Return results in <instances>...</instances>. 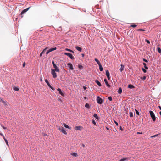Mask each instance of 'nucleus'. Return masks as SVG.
I'll return each mask as SVG.
<instances>
[{
	"label": "nucleus",
	"mask_w": 161,
	"mask_h": 161,
	"mask_svg": "<svg viewBox=\"0 0 161 161\" xmlns=\"http://www.w3.org/2000/svg\"><path fill=\"white\" fill-rule=\"evenodd\" d=\"M149 113H150V116L153 119V121H155L156 120V117L154 113L152 111H149Z\"/></svg>",
	"instance_id": "1"
},
{
	"label": "nucleus",
	"mask_w": 161,
	"mask_h": 161,
	"mask_svg": "<svg viewBox=\"0 0 161 161\" xmlns=\"http://www.w3.org/2000/svg\"><path fill=\"white\" fill-rule=\"evenodd\" d=\"M0 102H2L6 108L8 107L9 104L6 101H4L2 99L0 98Z\"/></svg>",
	"instance_id": "2"
},
{
	"label": "nucleus",
	"mask_w": 161,
	"mask_h": 161,
	"mask_svg": "<svg viewBox=\"0 0 161 161\" xmlns=\"http://www.w3.org/2000/svg\"><path fill=\"white\" fill-rule=\"evenodd\" d=\"M55 71L53 69H51V74L53 75V78H55L57 77V74L55 72Z\"/></svg>",
	"instance_id": "3"
},
{
	"label": "nucleus",
	"mask_w": 161,
	"mask_h": 161,
	"mask_svg": "<svg viewBox=\"0 0 161 161\" xmlns=\"http://www.w3.org/2000/svg\"><path fill=\"white\" fill-rule=\"evenodd\" d=\"M58 129L60 131L62 132L64 134H67V132L62 127H59L58 128Z\"/></svg>",
	"instance_id": "4"
},
{
	"label": "nucleus",
	"mask_w": 161,
	"mask_h": 161,
	"mask_svg": "<svg viewBox=\"0 0 161 161\" xmlns=\"http://www.w3.org/2000/svg\"><path fill=\"white\" fill-rule=\"evenodd\" d=\"M64 54L68 56L71 59H74V57L72 56V54L69 53H65Z\"/></svg>",
	"instance_id": "5"
},
{
	"label": "nucleus",
	"mask_w": 161,
	"mask_h": 161,
	"mask_svg": "<svg viewBox=\"0 0 161 161\" xmlns=\"http://www.w3.org/2000/svg\"><path fill=\"white\" fill-rule=\"evenodd\" d=\"M97 101L98 103L99 104H101L103 102V100L102 98L98 96L97 98Z\"/></svg>",
	"instance_id": "6"
},
{
	"label": "nucleus",
	"mask_w": 161,
	"mask_h": 161,
	"mask_svg": "<svg viewBox=\"0 0 161 161\" xmlns=\"http://www.w3.org/2000/svg\"><path fill=\"white\" fill-rule=\"evenodd\" d=\"M67 65L69 67V70H73L74 69L73 68V65L71 63H68L67 64Z\"/></svg>",
	"instance_id": "7"
},
{
	"label": "nucleus",
	"mask_w": 161,
	"mask_h": 161,
	"mask_svg": "<svg viewBox=\"0 0 161 161\" xmlns=\"http://www.w3.org/2000/svg\"><path fill=\"white\" fill-rule=\"evenodd\" d=\"M53 66V68L55 69H54L57 72H59V69L58 67L56 65H54Z\"/></svg>",
	"instance_id": "8"
},
{
	"label": "nucleus",
	"mask_w": 161,
	"mask_h": 161,
	"mask_svg": "<svg viewBox=\"0 0 161 161\" xmlns=\"http://www.w3.org/2000/svg\"><path fill=\"white\" fill-rule=\"evenodd\" d=\"M104 82L106 84V86L108 88H110V86L108 83L107 80L106 79H104Z\"/></svg>",
	"instance_id": "9"
},
{
	"label": "nucleus",
	"mask_w": 161,
	"mask_h": 161,
	"mask_svg": "<svg viewBox=\"0 0 161 161\" xmlns=\"http://www.w3.org/2000/svg\"><path fill=\"white\" fill-rule=\"evenodd\" d=\"M30 7H28L26 9H25L24 10H23L22 12L21 13V14H24L25 13H26L30 8Z\"/></svg>",
	"instance_id": "10"
},
{
	"label": "nucleus",
	"mask_w": 161,
	"mask_h": 161,
	"mask_svg": "<svg viewBox=\"0 0 161 161\" xmlns=\"http://www.w3.org/2000/svg\"><path fill=\"white\" fill-rule=\"evenodd\" d=\"M45 82L47 84V85L48 86L50 87V88H51V85H50L49 82H48V80H47V79H46L45 80Z\"/></svg>",
	"instance_id": "11"
},
{
	"label": "nucleus",
	"mask_w": 161,
	"mask_h": 161,
	"mask_svg": "<svg viewBox=\"0 0 161 161\" xmlns=\"http://www.w3.org/2000/svg\"><path fill=\"white\" fill-rule=\"evenodd\" d=\"M76 49L79 52H81L82 51V49L81 47L78 46H76L75 47Z\"/></svg>",
	"instance_id": "12"
},
{
	"label": "nucleus",
	"mask_w": 161,
	"mask_h": 161,
	"mask_svg": "<svg viewBox=\"0 0 161 161\" xmlns=\"http://www.w3.org/2000/svg\"><path fill=\"white\" fill-rule=\"evenodd\" d=\"M57 90L59 91V93L62 96H64V94L62 92L61 89L60 88H58Z\"/></svg>",
	"instance_id": "13"
},
{
	"label": "nucleus",
	"mask_w": 161,
	"mask_h": 161,
	"mask_svg": "<svg viewBox=\"0 0 161 161\" xmlns=\"http://www.w3.org/2000/svg\"><path fill=\"white\" fill-rule=\"evenodd\" d=\"M95 82L99 86H102L101 83L97 80H96L95 81Z\"/></svg>",
	"instance_id": "14"
},
{
	"label": "nucleus",
	"mask_w": 161,
	"mask_h": 161,
	"mask_svg": "<svg viewBox=\"0 0 161 161\" xmlns=\"http://www.w3.org/2000/svg\"><path fill=\"white\" fill-rule=\"evenodd\" d=\"M124 68V66L123 65L121 64V67L119 69V70L121 72H122Z\"/></svg>",
	"instance_id": "15"
},
{
	"label": "nucleus",
	"mask_w": 161,
	"mask_h": 161,
	"mask_svg": "<svg viewBox=\"0 0 161 161\" xmlns=\"http://www.w3.org/2000/svg\"><path fill=\"white\" fill-rule=\"evenodd\" d=\"M128 87L130 89H133L134 88V86L131 84L129 85Z\"/></svg>",
	"instance_id": "16"
},
{
	"label": "nucleus",
	"mask_w": 161,
	"mask_h": 161,
	"mask_svg": "<svg viewBox=\"0 0 161 161\" xmlns=\"http://www.w3.org/2000/svg\"><path fill=\"white\" fill-rule=\"evenodd\" d=\"M56 49V47H55L53 48H51L48 51H49V52H50L53 51L55 50Z\"/></svg>",
	"instance_id": "17"
},
{
	"label": "nucleus",
	"mask_w": 161,
	"mask_h": 161,
	"mask_svg": "<svg viewBox=\"0 0 161 161\" xmlns=\"http://www.w3.org/2000/svg\"><path fill=\"white\" fill-rule=\"evenodd\" d=\"M93 116L97 120H98L99 119V117H98L96 114H94L93 115Z\"/></svg>",
	"instance_id": "18"
},
{
	"label": "nucleus",
	"mask_w": 161,
	"mask_h": 161,
	"mask_svg": "<svg viewBox=\"0 0 161 161\" xmlns=\"http://www.w3.org/2000/svg\"><path fill=\"white\" fill-rule=\"evenodd\" d=\"M99 66V69L101 71H102L103 70V68L102 67V66L101 64L98 65Z\"/></svg>",
	"instance_id": "19"
},
{
	"label": "nucleus",
	"mask_w": 161,
	"mask_h": 161,
	"mask_svg": "<svg viewBox=\"0 0 161 161\" xmlns=\"http://www.w3.org/2000/svg\"><path fill=\"white\" fill-rule=\"evenodd\" d=\"M64 126L66 128H68L69 129H70L71 128L69 127L68 125L66 124H63Z\"/></svg>",
	"instance_id": "20"
},
{
	"label": "nucleus",
	"mask_w": 161,
	"mask_h": 161,
	"mask_svg": "<svg viewBox=\"0 0 161 161\" xmlns=\"http://www.w3.org/2000/svg\"><path fill=\"white\" fill-rule=\"evenodd\" d=\"M106 75L107 76H110L109 72L108 70L106 71Z\"/></svg>",
	"instance_id": "21"
},
{
	"label": "nucleus",
	"mask_w": 161,
	"mask_h": 161,
	"mask_svg": "<svg viewBox=\"0 0 161 161\" xmlns=\"http://www.w3.org/2000/svg\"><path fill=\"white\" fill-rule=\"evenodd\" d=\"M82 128V127L81 126H76L75 127V129H76L77 130H81Z\"/></svg>",
	"instance_id": "22"
},
{
	"label": "nucleus",
	"mask_w": 161,
	"mask_h": 161,
	"mask_svg": "<svg viewBox=\"0 0 161 161\" xmlns=\"http://www.w3.org/2000/svg\"><path fill=\"white\" fill-rule=\"evenodd\" d=\"M118 92L119 94H121L122 92V89L121 88H119Z\"/></svg>",
	"instance_id": "23"
},
{
	"label": "nucleus",
	"mask_w": 161,
	"mask_h": 161,
	"mask_svg": "<svg viewBox=\"0 0 161 161\" xmlns=\"http://www.w3.org/2000/svg\"><path fill=\"white\" fill-rule=\"evenodd\" d=\"M128 159L127 158H122L119 160V161H128Z\"/></svg>",
	"instance_id": "24"
},
{
	"label": "nucleus",
	"mask_w": 161,
	"mask_h": 161,
	"mask_svg": "<svg viewBox=\"0 0 161 161\" xmlns=\"http://www.w3.org/2000/svg\"><path fill=\"white\" fill-rule=\"evenodd\" d=\"M95 61L97 63V64H98V65H99L101 64L100 62H99L98 59L97 58H95Z\"/></svg>",
	"instance_id": "25"
},
{
	"label": "nucleus",
	"mask_w": 161,
	"mask_h": 161,
	"mask_svg": "<svg viewBox=\"0 0 161 161\" xmlns=\"http://www.w3.org/2000/svg\"><path fill=\"white\" fill-rule=\"evenodd\" d=\"M143 65H144V67L147 70L148 69V68L146 66V64L145 63H143Z\"/></svg>",
	"instance_id": "26"
},
{
	"label": "nucleus",
	"mask_w": 161,
	"mask_h": 161,
	"mask_svg": "<svg viewBox=\"0 0 161 161\" xmlns=\"http://www.w3.org/2000/svg\"><path fill=\"white\" fill-rule=\"evenodd\" d=\"M19 87H14L13 88V89L15 91H18L19 90Z\"/></svg>",
	"instance_id": "27"
},
{
	"label": "nucleus",
	"mask_w": 161,
	"mask_h": 161,
	"mask_svg": "<svg viewBox=\"0 0 161 161\" xmlns=\"http://www.w3.org/2000/svg\"><path fill=\"white\" fill-rule=\"evenodd\" d=\"M65 50L66 51H69L71 52H72V53H74V52L72 50L70 49H68V48H66L65 49Z\"/></svg>",
	"instance_id": "28"
},
{
	"label": "nucleus",
	"mask_w": 161,
	"mask_h": 161,
	"mask_svg": "<svg viewBox=\"0 0 161 161\" xmlns=\"http://www.w3.org/2000/svg\"><path fill=\"white\" fill-rule=\"evenodd\" d=\"M157 51L159 53H161V49L160 47L157 48Z\"/></svg>",
	"instance_id": "29"
},
{
	"label": "nucleus",
	"mask_w": 161,
	"mask_h": 161,
	"mask_svg": "<svg viewBox=\"0 0 161 161\" xmlns=\"http://www.w3.org/2000/svg\"><path fill=\"white\" fill-rule=\"evenodd\" d=\"M6 144L8 146L9 145H8V142L7 141V140L6 139V138H4V139Z\"/></svg>",
	"instance_id": "30"
},
{
	"label": "nucleus",
	"mask_w": 161,
	"mask_h": 161,
	"mask_svg": "<svg viewBox=\"0 0 161 161\" xmlns=\"http://www.w3.org/2000/svg\"><path fill=\"white\" fill-rule=\"evenodd\" d=\"M78 67L79 69H82L83 68V66L80 65H78Z\"/></svg>",
	"instance_id": "31"
},
{
	"label": "nucleus",
	"mask_w": 161,
	"mask_h": 161,
	"mask_svg": "<svg viewBox=\"0 0 161 161\" xmlns=\"http://www.w3.org/2000/svg\"><path fill=\"white\" fill-rule=\"evenodd\" d=\"M135 111H136V114L137 115H139V112L136 109H135Z\"/></svg>",
	"instance_id": "32"
},
{
	"label": "nucleus",
	"mask_w": 161,
	"mask_h": 161,
	"mask_svg": "<svg viewBox=\"0 0 161 161\" xmlns=\"http://www.w3.org/2000/svg\"><path fill=\"white\" fill-rule=\"evenodd\" d=\"M158 134H156V135H153V136H151L150 137L151 138H153V137H156L158 136Z\"/></svg>",
	"instance_id": "33"
},
{
	"label": "nucleus",
	"mask_w": 161,
	"mask_h": 161,
	"mask_svg": "<svg viewBox=\"0 0 161 161\" xmlns=\"http://www.w3.org/2000/svg\"><path fill=\"white\" fill-rule=\"evenodd\" d=\"M72 156H75V157H76L77 156V154L76 153H73L72 154Z\"/></svg>",
	"instance_id": "34"
},
{
	"label": "nucleus",
	"mask_w": 161,
	"mask_h": 161,
	"mask_svg": "<svg viewBox=\"0 0 161 161\" xmlns=\"http://www.w3.org/2000/svg\"><path fill=\"white\" fill-rule=\"evenodd\" d=\"M92 123L95 125H96V122L95 121V120H92Z\"/></svg>",
	"instance_id": "35"
},
{
	"label": "nucleus",
	"mask_w": 161,
	"mask_h": 161,
	"mask_svg": "<svg viewBox=\"0 0 161 161\" xmlns=\"http://www.w3.org/2000/svg\"><path fill=\"white\" fill-rule=\"evenodd\" d=\"M136 26H137V25L136 24H133V25H131V27H134V28L136 27Z\"/></svg>",
	"instance_id": "36"
},
{
	"label": "nucleus",
	"mask_w": 161,
	"mask_h": 161,
	"mask_svg": "<svg viewBox=\"0 0 161 161\" xmlns=\"http://www.w3.org/2000/svg\"><path fill=\"white\" fill-rule=\"evenodd\" d=\"M130 117H133V114L132 112H130Z\"/></svg>",
	"instance_id": "37"
},
{
	"label": "nucleus",
	"mask_w": 161,
	"mask_h": 161,
	"mask_svg": "<svg viewBox=\"0 0 161 161\" xmlns=\"http://www.w3.org/2000/svg\"><path fill=\"white\" fill-rule=\"evenodd\" d=\"M85 107L87 108H89V105L88 103L86 104L85 105Z\"/></svg>",
	"instance_id": "38"
},
{
	"label": "nucleus",
	"mask_w": 161,
	"mask_h": 161,
	"mask_svg": "<svg viewBox=\"0 0 161 161\" xmlns=\"http://www.w3.org/2000/svg\"><path fill=\"white\" fill-rule=\"evenodd\" d=\"M47 49V48H46L45 49H44L43 51L42 52V53L43 54L45 52L46 50Z\"/></svg>",
	"instance_id": "39"
},
{
	"label": "nucleus",
	"mask_w": 161,
	"mask_h": 161,
	"mask_svg": "<svg viewBox=\"0 0 161 161\" xmlns=\"http://www.w3.org/2000/svg\"><path fill=\"white\" fill-rule=\"evenodd\" d=\"M142 70L143 71L144 73H146V71H146V70L145 69H144L143 68H142Z\"/></svg>",
	"instance_id": "40"
},
{
	"label": "nucleus",
	"mask_w": 161,
	"mask_h": 161,
	"mask_svg": "<svg viewBox=\"0 0 161 161\" xmlns=\"http://www.w3.org/2000/svg\"><path fill=\"white\" fill-rule=\"evenodd\" d=\"M145 41L148 43L150 44V42L147 39H145Z\"/></svg>",
	"instance_id": "41"
},
{
	"label": "nucleus",
	"mask_w": 161,
	"mask_h": 161,
	"mask_svg": "<svg viewBox=\"0 0 161 161\" xmlns=\"http://www.w3.org/2000/svg\"><path fill=\"white\" fill-rule=\"evenodd\" d=\"M108 99L110 100V101H112V97L111 96L108 97Z\"/></svg>",
	"instance_id": "42"
},
{
	"label": "nucleus",
	"mask_w": 161,
	"mask_h": 161,
	"mask_svg": "<svg viewBox=\"0 0 161 161\" xmlns=\"http://www.w3.org/2000/svg\"><path fill=\"white\" fill-rule=\"evenodd\" d=\"M146 77L145 76H144L142 78H141V79L142 80H144L146 79Z\"/></svg>",
	"instance_id": "43"
},
{
	"label": "nucleus",
	"mask_w": 161,
	"mask_h": 161,
	"mask_svg": "<svg viewBox=\"0 0 161 161\" xmlns=\"http://www.w3.org/2000/svg\"><path fill=\"white\" fill-rule=\"evenodd\" d=\"M143 60L146 62H148L147 60L145 58H143Z\"/></svg>",
	"instance_id": "44"
},
{
	"label": "nucleus",
	"mask_w": 161,
	"mask_h": 161,
	"mask_svg": "<svg viewBox=\"0 0 161 161\" xmlns=\"http://www.w3.org/2000/svg\"><path fill=\"white\" fill-rule=\"evenodd\" d=\"M138 31H144L145 30L144 29H138Z\"/></svg>",
	"instance_id": "45"
},
{
	"label": "nucleus",
	"mask_w": 161,
	"mask_h": 161,
	"mask_svg": "<svg viewBox=\"0 0 161 161\" xmlns=\"http://www.w3.org/2000/svg\"><path fill=\"white\" fill-rule=\"evenodd\" d=\"M52 64L53 66H54V65H55V64L54 63V62L53 61L52 62Z\"/></svg>",
	"instance_id": "46"
},
{
	"label": "nucleus",
	"mask_w": 161,
	"mask_h": 161,
	"mask_svg": "<svg viewBox=\"0 0 161 161\" xmlns=\"http://www.w3.org/2000/svg\"><path fill=\"white\" fill-rule=\"evenodd\" d=\"M114 122L117 126L118 125V124L116 121L114 120Z\"/></svg>",
	"instance_id": "47"
},
{
	"label": "nucleus",
	"mask_w": 161,
	"mask_h": 161,
	"mask_svg": "<svg viewBox=\"0 0 161 161\" xmlns=\"http://www.w3.org/2000/svg\"><path fill=\"white\" fill-rule=\"evenodd\" d=\"M137 134H142V132H137Z\"/></svg>",
	"instance_id": "48"
},
{
	"label": "nucleus",
	"mask_w": 161,
	"mask_h": 161,
	"mask_svg": "<svg viewBox=\"0 0 161 161\" xmlns=\"http://www.w3.org/2000/svg\"><path fill=\"white\" fill-rule=\"evenodd\" d=\"M2 127L4 129V130H6V129H7V128H6V127H4V126H2Z\"/></svg>",
	"instance_id": "49"
},
{
	"label": "nucleus",
	"mask_w": 161,
	"mask_h": 161,
	"mask_svg": "<svg viewBox=\"0 0 161 161\" xmlns=\"http://www.w3.org/2000/svg\"><path fill=\"white\" fill-rule=\"evenodd\" d=\"M52 90H55V88H54L52 86H51V88H50Z\"/></svg>",
	"instance_id": "50"
},
{
	"label": "nucleus",
	"mask_w": 161,
	"mask_h": 161,
	"mask_svg": "<svg viewBox=\"0 0 161 161\" xmlns=\"http://www.w3.org/2000/svg\"><path fill=\"white\" fill-rule=\"evenodd\" d=\"M49 53V51L48 50L46 53V54H48Z\"/></svg>",
	"instance_id": "51"
},
{
	"label": "nucleus",
	"mask_w": 161,
	"mask_h": 161,
	"mask_svg": "<svg viewBox=\"0 0 161 161\" xmlns=\"http://www.w3.org/2000/svg\"><path fill=\"white\" fill-rule=\"evenodd\" d=\"M43 54V53H42L41 52V53L40 54V57H41L42 56V55Z\"/></svg>",
	"instance_id": "52"
},
{
	"label": "nucleus",
	"mask_w": 161,
	"mask_h": 161,
	"mask_svg": "<svg viewBox=\"0 0 161 161\" xmlns=\"http://www.w3.org/2000/svg\"><path fill=\"white\" fill-rule=\"evenodd\" d=\"M25 62H24L23 64V67H24L25 66Z\"/></svg>",
	"instance_id": "53"
},
{
	"label": "nucleus",
	"mask_w": 161,
	"mask_h": 161,
	"mask_svg": "<svg viewBox=\"0 0 161 161\" xmlns=\"http://www.w3.org/2000/svg\"><path fill=\"white\" fill-rule=\"evenodd\" d=\"M86 88H86V86H83V88H84V89H85V90H86Z\"/></svg>",
	"instance_id": "54"
},
{
	"label": "nucleus",
	"mask_w": 161,
	"mask_h": 161,
	"mask_svg": "<svg viewBox=\"0 0 161 161\" xmlns=\"http://www.w3.org/2000/svg\"><path fill=\"white\" fill-rule=\"evenodd\" d=\"M120 129L121 130H123V129L121 126H120Z\"/></svg>",
	"instance_id": "55"
},
{
	"label": "nucleus",
	"mask_w": 161,
	"mask_h": 161,
	"mask_svg": "<svg viewBox=\"0 0 161 161\" xmlns=\"http://www.w3.org/2000/svg\"><path fill=\"white\" fill-rule=\"evenodd\" d=\"M82 146L83 147H85V145L84 144H82Z\"/></svg>",
	"instance_id": "56"
},
{
	"label": "nucleus",
	"mask_w": 161,
	"mask_h": 161,
	"mask_svg": "<svg viewBox=\"0 0 161 161\" xmlns=\"http://www.w3.org/2000/svg\"><path fill=\"white\" fill-rule=\"evenodd\" d=\"M107 77L108 78V80H109L110 79V76H107Z\"/></svg>",
	"instance_id": "57"
},
{
	"label": "nucleus",
	"mask_w": 161,
	"mask_h": 161,
	"mask_svg": "<svg viewBox=\"0 0 161 161\" xmlns=\"http://www.w3.org/2000/svg\"><path fill=\"white\" fill-rule=\"evenodd\" d=\"M81 55H82V57H83L84 56V54H81Z\"/></svg>",
	"instance_id": "58"
},
{
	"label": "nucleus",
	"mask_w": 161,
	"mask_h": 161,
	"mask_svg": "<svg viewBox=\"0 0 161 161\" xmlns=\"http://www.w3.org/2000/svg\"><path fill=\"white\" fill-rule=\"evenodd\" d=\"M0 135L2 136H3V135L1 133H0Z\"/></svg>",
	"instance_id": "59"
},
{
	"label": "nucleus",
	"mask_w": 161,
	"mask_h": 161,
	"mask_svg": "<svg viewBox=\"0 0 161 161\" xmlns=\"http://www.w3.org/2000/svg\"><path fill=\"white\" fill-rule=\"evenodd\" d=\"M158 107L159 108V109L161 110V107L160 106H158Z\"/></svg>",
	"instance_id": "60"
},
{
	"label": "nucleus",
	"mask_w": 161,
	"mask_h": 161,
	"mask_svg": "<svg viewBox=\"0 0 161 161\" xmlns=\"http://www.w3.org/2000/svg\"><path fill=\"white\" fill-rule=\"evenodd\" d=\"M2 137H3L4 139V138H5L4 137V136L3 135V136H2Z\"/></svg>",
	"instance_id": "61"
},
{
	"label": "nucleus",
	"mask_w": 161,
	"mask_h": 161,
	"mask_svg": "<svg viewBox=\"0 0 161 161\" xmlns=\"http://www.w3.org/2000/svg\"><path fill=\"white\" fill-rule=\"evenodd\" d=\"M159 114H160V115H161V111L159 112Z\"/></svg>",
	"instance_id": "62"
},
{
	"label": "nucleus",
	"mask_w": 161,
	"mask_h": 161,
	"mask_svg": "<svg viewBox=\"0 0 161 161\" xmlns=\"http://www.w3.org/2000/svg\"><path fill=\"white\" fill-rule=\"evenodd\" d=\"M106 129H107V130H109V128H108V127H106Z\"/></svg>",
	"instance_id": "63"
},
{
	"label": "nucleus",
	"mask_w": 161,
	"mask_h": 161,
	"mask_svg": "<svg viewBox=\"0 0 161 161\" xmlns=\"http://www.w3.org/2000/svg\"><path fill=\"white\" fill-rule=\"evenodd\" d=\"M84 99H86V97H84Z\"/></svg>",
	"instance_id": "64"
}]
</instances>
